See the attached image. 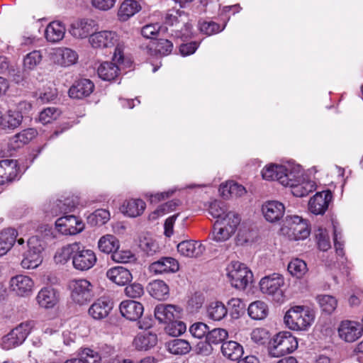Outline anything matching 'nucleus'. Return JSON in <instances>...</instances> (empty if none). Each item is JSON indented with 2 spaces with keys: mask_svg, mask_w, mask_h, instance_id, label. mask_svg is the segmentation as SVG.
<instances>
[{
  "mask_svg": "<svg viewBox=\"0 0 363 363\" xmlns=\"http://www.w3.org/2000/svg\"><path fill=\"white\" fill-rule=\"evenodd\" d=\"M89 42L94 48H109L116 46L113 60L121 64L124 60L125 44L119 39L118 35L111 30L95 32L89 37Z\"/></svg>",
  "mask_w": 363,
  "mask_h": 363,
  "instance_id": "obj_1",
  "label": "nucleus"
},
{
  "mask_svg": "<svg viewBox=\"0 0 363 363\" xmlns=\"http://www.w3.org/2000/svg\"><path fill=\"white\" fill-rule=\"evenodd\" d=\"M164 23L172 27V35L183 40L191 37V24L186 13L180 10H169L165 15Z\"/></svg>",
  "mask_w": 363,
  "mask_h": 363,
  "instance_id": "obj_2",
  "label": "nucleus"
},
{
  "mask_svg": "<svg viewBox=\"0 0 363 363\" xmlns=\"http://www.w3.org/2000/svg\"><path fill=\"white\" fill-rule=\"evenodd\" d=\"M298 347V341L290 332L278 333L269 342L268 354L272 357H279L293 352Z\"/></svg>",
  "mask_w": 363,
  "mask_h": 363,
  "instance_id": "obj_3",
  "label": "nucleus"
},
{
  "mask_svg": "<svg viewBox=\"0 0 363 363\" xmlns=\"http://www.w3.org/2000/svg\"><path fill=\"white\" fill-rule=\"evenodd\" d=\"M44 250L43 242L38 236L30 238L22 252L23 258L21 266L24 269H30L38 267L43 261L42 252Z\"/></svg>",
  "mask_w": 363,
  "mask_h": 363,
  "instance_id": "obj_4",
  "label": "nucleus"
},
{
  "mask_svg": "<svg viewBox=\"0 0 363 363\" xmlns=\"http://www.w3.org/2000/svg\"><path fill=\"white\" fill-rule=\"evenodd\" d=\"M289 184L284 185L291 189V193L296 197H303L315 189L314 182L302 177L299 166L294 167L289 176Z\"/></svg>",
  "mask_w": 363,
  "mask_h": 363,
  "instance_id": "obj_5",
  "label": "nucleus"
},
{
  "mask_svg": "<svg viewBox=\"0 0 363 363\" xmlns=\"http://www.w3.org/2000/svg\"><path fill=\"white\" fill-rule=\"evenodd\" d=\"M228 275L231 285L239 290L245 289L252 282V272L245 264L238 262L231 264Z\"/></svg>",
  "mask_w": 363,
  "mask_h": 363,
  "instance_id": "obj_6",
  "label": "nucleus"
},
{
  "mask_svg": "<svg viewBox=\"0 0 363 363\" xmlns=\"http://www.w3.org/2000/svg\"><path fill=\"white\" fill-rule=\"evenodd\" d=\"M34 327L33 320H26L20 323L11 330L9 333L2 338V347L5 350H10L21 345Z\"/></svg>",
  "mask_w": 363,
  "mask_h": 363,
  "instance_id": "obj_7",
  "label": "nucleus"
},
{
  "mask_svg": "<svg viewBox=\"0 0 363 363\" xmlns=\"http://www.w3.org/2000/svg\"><path fill=\"white\" fill-rule=\"evenodd\" d=\"M96 253L92 250L86 248L79 242L77 243L72 261V266L76 270L88 271L96 264Z\"/></svg>",
  "mask_w": 363,
  "mask_h": 363,
  "instance_id": "obj_8",
  "label": "nucleus"
},
{
  "mask_svg": "<svg viewBox=\"0 0 363 363\" xmlns=\"http://www.w3.org/2000/svg\"><path fill=\"white\" fill-rule=\"evenodd\" d=\"M18 233L13 228H6L0 232V257L6 254L12 247L18 251L25 247V240L17 239Z\"/></svg>",
  "mask_w": 363,
  "mask_h": 363,
  "instance_id": "obj_9",
  "label": "nucleus"
},
{
  "mask_svg": "<svg viewBox=\"0 0 363 363\" xmlns=\"http://www.w3.org/2000/svg\"><path fill=\"white\" fill-rule=\"evenodd\" d=\"M340 337L347 342H353L363 334V324L350 319L341 321L338 329Z\"/></svg>",
  "mask_w": 363,
  "mask_h": 363,
  "instance_id": "obj_10",
  "label": "nucleus"
},
{
  "mask_svg": "<svg viewBox=\"0 0 363 363\" xmlns=\"http://www.w3.org/2000/svg\"><path fill=\"white\" fill-rule=\"evenodd\" d=\"M72 299L79 305L90 301L93 297L92 285L86 279H78L72 284Z\"/></svg>",
  "mask_w": 363,
  "mask_h": 363,
  "instance_id": "obj_11",
  "label": "nucleus"
},
{
  "mask_svg": "<svg viewBox=\"0 0 363 363\" xmlns=\"http://www.w3.org/2000/svg\"><path fill=\"white\" fill-rule=\"evenodd\" d=\"M294 167L290 165H277L270 164L266 166L262 171V175L264 179L266 180H277L281 185H287L289 184V176L291 173V169Z\"/></svg>",
  "mask_w": 363,
  "mask_h": 363,
  "instance_id": "obj_12",
  "label": "nucleus"
},
{
  "mask_svg": "<svg viewBox=\"0 0 363 363\" xmlns=\"http://www.w3.org/2000/svg\"><path fill=\"white\" fill-rule=\"evenodd\" d=\"M57 230L64 235H76L84 228V223L74 216H65L59 218L55 222Z\"/></svg>",
  "mask_w": 363,
  "mask_h": 363,
  "instance_id": "obj_13",
  "label": "nucleus"
},
{
  "mask_svg": "<svg viewBox=\"0 0 363 363\" xmlns=\"http://www.w3.org/2000/svg\"><path fill=\"white\" fill-rule=\"evenodd\" d=\"M284 284V277L279 274L274 273L262 278L259 281V287L263 294L281 295L282 291L281 288Z\"/></svg>",
  "mask_w": 363,
  "mask_h": 363,
  "instance_id": "obj_14",
  "label": "nucleus"
},
{
  "mask_svg": "<svg viewBox=\"0 0 363 363\" xmlns=\"http://www.w3.org/2000/svg\"><path fill=\"white\" fill-rule=\"evenodd\" d=\"M33 284L31 278L23 274L16 275L9 281L10 290L19 296L29 295L32 291Z\"/></svg>",
  "mask_w": 363,
  "mask_h": 363,
  "instance_id": "obj_15",
  "label": "nucleus"
},
{
  "mask_svg": "<svg viewBox=\"0 0 363 363\" xmlns=\"http://www.w3.org/2000/svg\"><path fill=\"white\" fill-rule=\"evenodd\" d=\"M179 269V264L177 259L170 257H164L159 260L152 262L149 269L155 274L175 273Z\"/></svg>",
  "mask_w": 363,
  "mask_h": 363,
  "instance_id": "obj_16",
  "label": "nucleus"
},
{
  "mask_svg": "<svg viewBox=\"0 0 363 363\" xmlns=\"http://www.w3.org/2000/svg\"><path fill=\"white\" fill-rule=\"evenodd\" d=\"M331 199L332 194L329 191L316 193L309 201L308 207L310 211L315 215L323 214L328 209Z\"/></svg>",
  "mask_w": 363,
  "mask_h": 363,
  "instance_id": "obj_17",
  "label": "nucleus"
},
{
  "mask_svg": "<svg viewBox=\"0 0 363 363\" xmlns=\"http://www.w3.org/2000/svg\"><path fill=\"white\" fill-rule=\"evenodd\" d=\"M287 225L295 240H304L310 234L306 221L298 216L287 218Z\"/></svg>",
  "mask_w": 363,
  "mask_h": 363,
  "instance_id": "obj_18",
  "label": "nucleus"
},
{
  "mask_svg": "<svg viewBox=\"0 0 363 363\" xmlns=\"http://www.w3.org/2000/svg\"><path fill=\"white\" fill-rule=\"evenodd\" d=\"M158 342L157 335L152 332H141L133 340V346L138 351H149L154 348Z\"/></svg>",
  "mask_w": 363,
  "mask_h": 363,
  "instance_id": "obj_19",
  "label": "nucleus"
},
{
  "mask_svg": "<svg viewBox=\"0 0 363 363\" xmlns=\"http://www.w3.org/2000/svg\"><path fill=\"white\" fill-rule=\"evenodd\" d=\"M18 177L17 161L11 159L0 161V185L14 181Z\"/></svg>",
  "mask_w": 363,
  "mask_h": 363,
  "instance_id": "obj_20",
  "label": "nucleus"
},
{
  "mask_svg": "<svg viewBox=\"0 0 363 363\" xmlns=\"http://www.w3.org/2000/svg\"><path fill=\"white\" fill-rule=\"evenodd\" d=\"M262 213L267 220L271 223L279 220L284 216L285 208L277 201H269L262 205Z\"/></svg>",
  "mask_w": 363,
  "mask_h": 363,
  "instance_id": "obj_21",
  "label": "nucleus"
},
{
  "mask_svg": "<svg viewBox=\"0 0 363 363\" xmlns=\"http://www.w3.org/2000/svg\"><path fill=\"white\" fill-rule=\"evenodd\" d=\"M94 21L90 19H81L74 21L68 30L75 38L82 39L90 36L94 29Z\"/></svg>",
  "mask_w": 363,
  "mask_h": 363,
  "instance_id": "obj_22",
  "label": "nucleus"
},
{
  "mask_svg": "<svg viewBox=\"0 0 363 363\" xmlns=\"http://www.w3.org/2000/svg\"><path fill=\"white\" fill-rule=\"evenodd\" d=\"M94 83L88 79H81L74 82L69 90V95L73 99H83L94 91Z\"/></svg>",
  "mask_w": 363,
  "mask_h": 363,
  "instance_id": "obj_23",
  "label": "nucleus"
},
{
  "mask_svg": "<svg viewBox=\"0 0 363 363\" xmlns=\"http://www.w3.org/2000/svg\"><path fill=\"white\" fill-rule=\"evenodd\" d=\"M206 247L195 240H184L177 245L178 252L186 257H198L205 251Z\"/></svg>",
  "mask_w": 363,
  "mask_h": 363,
  "instance_id": "obj_24",
  "label": "nucleus"
},
{
  "mask_svg": "<svg viewBox=\"0 0 363 363\" xmlns=\"http://www.w3.org/2000/svg\"><path fill=\"white\" fill-rule=\"evenodd\" d=\"M172 48L173 43L171 41L167 39H159L150 40L144 49L151 55L157 54L167 55L172 52Z\"/></svg>",
  "mask_w": 363,
  "mask_h": 363,
  "instance_id": "obj_25",
  "label": "nucleus"
},
{
  "mask_svg": "<svg viewBox=\"0 0 363 363\" xmlns=\"http://www.w3.org/2000/svg\"><path fill=\"white\" fill-rule=\"evenodd\" d=\"M38 305L45 308H52L58 302L57 291L51 287H44L40 290L36 296Z\"/></svg>",
  "mask_w": 363,
  "mask_h": 363,
  "instance_id": "obj_26",
  "label": "nucleus"
},
{
  "mask_svg": "<svg viewBox=\"0 0 363 363\" xmlns=\"http://www.w3.org/2000/svg\"><path fill=\"white\" fill-rule=\"evenodd\" d=\"M77 59V53L67 48H58L53 53L54 62L62 67H69L75 64Z\"/></svg>",
  "mask_w": 363,
  "mask_h": 363,
  "instance_id": "obj_27",
  "label": "nucleus"
},
{
  "mask_svg": "<svg viewBox=\"0 0 363 363\" xmlns=\"http://www.w3.org/2000/svg\"><path fill=\"white\" fill-rule=\"evenodd\" d=\"M106 277L118 286H124L133 279L130 272L123 267H115L109 269L106 272Z\"/></svg>",
  "mask_w": 363,
  "mask_h": 363,
  "instance_id": "obj_28",
  "label": "nucleus"
},
{
  "mask_svg": "<svg viewBox=\"0 0 363 363\" xmlns=\"http://www.w3.org/2000/svg\"><path fill=\"white\" fill-rule=\"evenodd\" d=\"M23 121L22 116L12 108L2 115L1 130L9 133L19 127Z\"/></svg>",
  "mask_w": 363,
  "mask_h": 363,
  "instance_id": "obj_29",
  "label": "nucleus"
},
{
  "mask_svg": "<svg viewBox=\"0 0 363 363\" xmlns=\"http://www.w3.org/2000/svg\"><path fill=\"white\" fill-rule=\"evenodd\" d=\"M119 309L123 318H141L144 311L140 303L131 300L122 301Z\"/></svg>",
  "mask_w": 363,
  "mask_h": 363,
  "instance_id": "obj_30",
  "label": "nucleus"
},
{
  "mask_svg": "<svg viewBox=\"0 0 363 363\" xmlns=\"http://www.w3.org/2000/svg\"><path fill=\"white\" fill-rule=\"evenodd\" d=\"M116 63L111 62H104L101 63L97 69L99 77L104 81H111L114 79L119 73L120 67L124 61L119 64L114 61Z\"/></svg>",
  "mask_w": 363,
  "mask_h": 363,
  "instance_id": "obj_31",
  "label": "nucleus"
},
{
  "mask_svg": "<svg viewBox=\"0 0 363 363\" xmlns=\"http://www.w3.org/2000/svg\"><path fill=\"white\" fill-rule=\"evenodd\" d=\"M65 31L66 28L62 23L52 21L46 27L45 35L48 41L57 43L63 39Z\"/></svg>",
  "mask_w": 363,
  "mask_h": 363,
  "instance_id": "obj_32",
  "label": "nucleus"
},
{
  "mask_svg": "<svg viewBox=\"0 0 363 363\" xmlns=\"http://www.w3.org/2000/svg\"><path fill=\"white\" fill-rule=\"evenodd\" d=\"M220 350L223 356L232 361H238L244 352L242 346L233 340L223 342Z\"/></svg>",
  "mask_w": 363,
  "mask_h": 363,
  "instance_id": "obj_33",
  "label": "nucleus"
},
{
  "mask_svg": "<svg viewBox=\"0 0 363 363\" xmlns=\"http://www.w3.org/2000/svg\"><path fill=\"white\" fill-rule=\"evenodd\" d=\"M182 307L174 304L160 303L155 306V318H179L182 313Z\"/></svg>",
  "mask_w": 363,
  "mask_h": 363,
  "instance_id": "obj_34",
  "label": "nucleus"
},
{
  "mask_svg": "<svg viewBox=\"0 0 363 363\" xmlns=\"http://www.w3.org/2000/svg\"><path fill=\"white\" fill-rule=\"evenodd\" d=\"M113 308L110 301L98 299L89 309V314L91 318H107Z\"/></svg>",
  "mask_w": 363,
  "mask_h": 363,
  "instance_id": "obj_35",
  "label": "nucleus"
},
{
  "mask_svg": "<svg viewBox=\"0 0 363 363\" xmlns=\"http://www.w3.org/2000/svg\"><path fill=\"white\" fill-rule=\"evenodd\" d=\"M167 351L175 355H184L191 351L190 343L184 339L175 338L165 342Z\"/></svg>",
  "mask_w": 363,
  "mask_h": 363,
  "instance_id": "obj_36",
  "label": "nucleus"
},
{
  "mask_svg": "<svg viewBox=\"0 0 363 363\" xmlns=\"http://www.w3.org/2000/svg\"><path fill=\"white\" fill-rule=\"evenodd\" d=\"M141 9L140 5L135 0H124L118 10L121 21H125Z\"/></svg>",
  "mask_w": 363,
  "mask_h": 363,
  "instance_id": "obj_37",
  "label": "nucleus"
},
{
  "mask_svg": "<svg viewBox=\"0 0 363 363\" xmlns=\"http://www.w3.org/2000/svg\"><path fill=\"white\" fill-rule=\"evenodd\" d=\"M145 206L142 199H130L123 203L122 211L130 217H137L143 213Z\"/></svg>",
  "mask_w": 363,
  "mask_h": 363,
  "instance_id": "obj_38",
  "label": "nucleus"
},
{
  "mask_svg": "<svg viewBox=\"0 0 363 363\" xmlns=\"http://www.w3.org/2000/svg\"><path fill=\"white\" fill-rule=\"evenodd\" d=\"M77 242L66 245L59 248L54 256V260L57 264H66L70 259L73 261Z\"/></svg>",
  "mask_w": 363,
  "mask_h": 363,
  "instance_id": "obj_39",
  "label": "nucleus"
},
{
  "mask_svg": "<svg viewBox=\"0 0 363 363\" xmlns=\"http://www.w3.org/2000/svg\"><path fill=\"white\" fill-rule=\"evenodd\" d=\"M38 134L35 128H27L13 135L11 139V143L14 147L18 148L26 144H28Z\"/></svg>",
  "mask_w": 363,
  "mask_h": 363,
  "instance_id": "obj_40",
  "label": "nucleus"
},
{
  "mask_svg": "<svg viewBox=\"0 0 363 363\" xmlns=\"http://www.w3.org/2000/svg\"><path fill=\"white\" fill-rule=\"evenodd\" d=\"M315 312L313 308L308 306H291L285 313L284 318H314Z\"/></svg>",
  "mask_w": 363,
  "mask_h": 363,
  "instance_id": "obj_41",
  "label": "nucleus"
},
{
  "mask_svg": "<svg viewBox=\"0 0 363 363\" xmlns=\"http://www.w3.org/2000/svg\"><path fill=\"white\" fill-rule=\"evenodd\" d=\"M98 247L101 252L112 255L119 248V242L115 236L106 235L99 239Z\"/></svg>",
  "mask_w": 363,
  "mask_h": 363,
  "instance_id": "obj_42",
  "label": "nucleus"
},
{
  "mask_svg": "<svg viewBox=\"0 0 363 363\" xmlns=\"http://www.w3.org/2000/svg\"><path fill=\"white\" fill-rule=\"evenodd\" d=\"M147 289L150 294L159 300L165 298L169 294L168 286L162 280L152 281Z\"/></svg>",
  "mask_w": 363,
  "mask_h": 363,
  "instance_id": "obj_43",
  "label": "nucleus"
},
{
  "mask_svg": "<svg viewBox=\"0 0 363 363\" xmlns=\"http://www.w3.org/2000/svg\"><path fill=\"white\" fill-rule=\"evenodd\" d=\"M317 300L322 310L323 314L330 315L335 310L337 301L336 298L330 295H319Z\"/></svg>",
  "mask_w": 363,
  "mask_h": 363,
  "instance_id": "obj_44",
  "label": "nucleus"
},
{
  "mask_svg": "<svg viewBox=\"0 0 363 363\" xmlns=\"http://www.w3.org/2000/svg\"><path fill=\"white\" fill-rule=\"evenodd\" d=\"M208 318H225L228 309L225 306L219 301L211 302L206 308Z\"/></svg>",
  "mask_w": 363,
  "mask_h": 363,
  "instance_id": "obj_45",
  "label": "nucleus"
},
{
  "mask_svg": "<svg viewBox=\"0 0 363 363\" xmlns=\"http://www.w3.org/2000/svg\"><path fill=\"white\" fill-rule=\"evenodd\" d=\"M248 315L252 318H266L269 309L266 303L256 301L250 303L247 308Z\"/></svg>",
  "mask_w": 363,
  "mask_h": 363,
  "instance_id": "obj_46",
  "label": "nucleus"
},
{
  "mask_svg": "<svg viewBox=\"0 0 363 363\" xmlns=\"http://www.w3.org/2000/svg\"><path fill=\"white\" fill-rule=\"evenodd\" d=\"M75 207V203L69 198H65L64 200H57L51 208V214L57 216L60 213H66L72 211Z\"/></svg>",
  "mask_w": 363,
  "mask_h": 363,
  "instance_id": "obj_47",
  "label": "nucleus"
},
{
  "mask_svg": "<svg viewBox=\"0 0 363 363\" xmlns=\"http://www.w3.org/2000/svg\"><path fill=\"white\" fill-rule=\"evenodd\" d=\"M223 196H242L246 193L245 187L237 183L229 182L222 184L220 188Z\"/></svg>",
  "mask_w": 363,
  "mask_h": 363,
  "instance_id": "obj_48",
  "label": "nucleus"
},
{
  "mask_svg": "<svg viewBox=\"0 0 363 363\" xmlns=\"http://www.w3.org/2000/svg\"><path fill=\"white\" fill-rule=\"evenodd\" d=\"M240 220L241 218L237 213L228 211L223 218L216 220L215 223H220L221 226L226 229L231 228L232 232L235 233Z\"/></svg>",
  "mask_w": 363,
  "mask_h": 363,
  "instance_id": "obj_49",
  "label": "nucleus"
},
{
  "mask_svg": "<svg viewBox=\"0 0 363 363\" xmlns=\"http://www.w3.org/2000/svg\"><path fill=\"white\" fill-rule=\"evenodd\" d=\"M186 329V324L177 319H169L164 327L165 333L172 337H178L182 335Z\"/></svg>",
  "mask_w": 363,
  "mask_h": 363,
  "instance_id": "obj_50",
  "label": "nucleus"
},
{
  "mask_svg": "<svg viewBox=\"0 0 363 363\" xmlns=\"http://www.w3.org/2000/svg\"><path fill=\"white\" fill-rule=\"evenodd\" d=\"M139 247L148 256H152L160 251L157 242L150 237L141 238L139 242Z\"/></svg>",
  "mask_w": 363,
  "mask_h": 363,
  "instance_id": "obj_51",
  "label": "nucleus"
},
{
  "mask_svg": "<svg viewBox=\"0 0 363 363\" xmlns=\"http://www.w3.org/2000/svg\"><path fill=\"white\" fill-rule=\"evenodd\" d=\"M228 313L230 318H240L245 313V306L239 298H232L228 303Z\"/></svg>",
  "mask_w": 363,
  "mask_h": 363,
  "instance_id": "obj_52",
  "label": "nucleus"
},
{
  "mask_svg": "<svg viewBox=\"0 0 363 363\" xmlns=\"http://www.w3.org/2000/svg\"><path fill=\"white\" fill-rule=\"evenodd\" d=\"M228 334L227 330L222 328H214L211 330H208L206 339L208 342L211 345H218L220 343L223 344V341L228 337Z\"/></svg>",
  "mask_w": 363,
  "mask_h": 363,
  "instance_id": "obj_53",
  "label": "nucleus"
},
{
  "mask_svg": "<svg viewBox=\"0 0 363 363\" xmlns=\"http://www.w3.org/2000/svg\"><path fill=\"white\" fill-rule=\"evenodd\" d=\"M288 271L292 276L301 278L307 272V265L303 260L294 259L288 264Z\"/></svg>",
  "mask_w": 363,
  "mask_h": 363,
  "instance_id": "obj_54",
  "label": "nucleus"
},
{
  "mask_svg": "<svg viewBox=\"0 0 363 363\" xmlns=\"http://www.w3.org/2000/svg\"><path fill=\"white\" fill-rule=\"evenodd\" d=\"M42 54L40 50H33L27 54L23 60L25 69H34L42 61Z\"/></svg>",
  "mask_w": 363,
  "mask_h": 363,
  "instance_id": "obj_55",
  "label": "nucleus"
},
{
  "mask_svg": "<svg viewBox=\"0 0 363 363\" xmlns=\"http://www.w3.org/2000/svg\"><path fill=\"white\" fill-rule=\"evenodd\" d=\"M234 234L231 228L226 229L220 225V223H214L213 239L216 242H224L228 240Z\"/></svg>",
  "mask_w": 363,
  "mask_h": 363,
  "instance_id": "obj_56",
  "label": "nucleus"
},
{
  "mask_svg": "<svg viewBox=\"0 0 363 363\" xmlns=\"http://www.w3.org/2000/svg\"><path fill=\"white\" fill-rule=\"evenodd\" d=\"M251 339L252 340L260 345H264L268 343L269 345V342L272 339H270V334L269 331L264 328H255L252 330L251 333Z\"/></svg>",
  "mask_w": 363,
  "mask_h": 363,
  "instance_id": "obj_57",
  "label": "nucleus"
},
{
  "mask_svg": "<svg viewBox=\"0 0 363 363\" xmlns=\"http://www.w3.org/2000/svg\"><path fill=\"white\" fill-rule=\"evenodd\" d=\"M286 326L293 330H307L314 319H284Z\"/></svg>",
  "mask_w": 363,
  "mask_h": 363,
  "instance_id": "obj_58",
  "label": "nucleus"
},
{
  "mask_svg": "<svg viewBox=\"0 0 363 363\" xmlns=\"http://www.w3.org/2000/svg\"><path fill=\"white\" fill-rule=\"evenodd\" d=\"M178 205L175 201H170L157 207L156 210L152 212L149 216L150 220H156L158 217L174 211Z\"/></svg>",
  "mask_w": 363,
  "mask_h": 363,
  "instance_id": "obj_59",
  "label": "nucleus"
},
{
  "mask_svg": "<svg viewBox=\"0 0 363 363\" xmlns=\"http://www.w3.org/2000/svg\"><path fill=\"white\" fill-rule=\"evenodd\" d=\"M60 113V111L55 107H48L40 113L39 121L43 124L49 123L56 120Z\"/></svg>",
  "mask_w": 363,
  "mask_h": 363,
  "instance_id": "obj_60",
  "label": "nucleus"
},
{
  "mask_svg": "<svg viewBox=\"0 0 363 363\" xmlns=\"http://www.w3.org/2000/svg\"><path fill=\"white\" fill-rule=\"evenodd\" d=\"M82 355L89 356L91 358H94L93 361L84 360L82 358H74L67 360L65 363H100L101 358L97 352L94 351L90 348H84L82 350Z\"/></svg>",
  "mask_w": 363,
  "mask_h": 363,
  "instance_id": "obj_61",
  "label": "nucleus"
},
{
  "mask_svg": "<svg viewBox=\"0 0 363 363\" xmlns=\"http://www.w3.org/2000/svg\"><path fill=\"white\" fill-rule=\"evenodd\" d=\"M110 218V213L106 209H97L89 217V220L94 225L105 224Z\"/></svg>",
  "mask_w": 363,
  "mask_h": 363,
  "instance_id": "obj_62",
  "label": "nucleus"
},
{
  "mask_svg": "<svg viewBox=\"0 0 363 363\" xmlns=\"http://www.w3.org/2000/svg\"><path fill=\"white\" fill-rule=\"evenodd\" d=\"M204 296L201 294H194L188 301L186 309L190 313H194L199 311L204 302Z\"/></svg>",
  "mask_w": 363,
  "mask_h": 363,
  "instance_id": "obj_63",
  "label": "nucleus"
},
{
  "mask_svg": "<svg viewBox=\"0 0 363 363\" xmlns=\"http://www.w3.org/2000/svg\"><path fill=\"white\" fill-rule=\"evenodd\" d=\"M315 238L320 250L327 251L330 247L328 235L325 229L318 228L315 232Z\"/></svg>",
  "mask_w": 363,
  "mask_h": 363,
  "instance_id": "obj_64",
  "label": "nucleus"
}]
</instances>
